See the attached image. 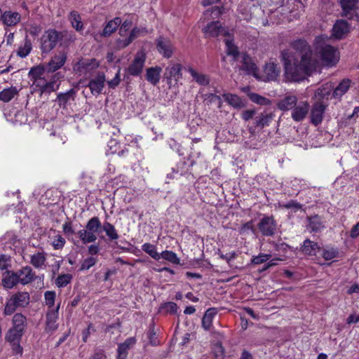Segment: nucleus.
<instances>
[{"instance_id": "nucleus-1", "label": "nucleus", "mask_w": 359, "mask_h": 359, "mask_svg": "<svg viewBox=\"0 0 359 359\" xmlns=\"http://www.w3.org/2000/svg\"><path fill=\"white\" fill-rule=\"evenodd\" d=\"M292 47L299 53L301 60L299 62L298 59L288 50H283L281 57L284 65V76L287 81L299 82L316 69L318 62L305 40L294 41Z\"/></svg>"}, {"instance_id": "nucleus-2", "label": "nucleus", "mask_w": 359, "mask_h": 359, "mask_svg": "<svg viewBox=\"0 0 359 359\" xmlns=\"http://www.w3.org/2000/svg\"><path fill=\"white\" fill-rule=\"evenodd\" d=\"M102 225L97 217L90 218L86 229L78 231L77 236L83 244L93 243L97 239V233L100 231Z\"/></svg>"}, {"instance_id": "nucleus-3", "label": "nucleus", "mask_w": 359, "mask_h": 359, "mask_svg": "<svg viewBox=\"0 0 359 359\" xmlns=\"http://www.w3.org/2000/svg\"><path fill=\"white\" fill-rule=\"evenodd\" d=\"M30 302V295L27 292H17L7 301L4 309V314L10 316L18 308L26 307Z\"/></svg>"}, {"instance_id": "nucleus-4", "label": "nucleus", "mask_w": 359, "mask_h": 359, "mask_svg": "<svg viewBox=\"0 0 359 359\" xmlns=\"http://www.w3.org/2000/svg\"><path fill=\"white\" fill-rule=\"evenodd\" d=\"M27 318L22 313H15L13 317V327L9 330L6 339L9 341L18 339L26 327Z\"/></svg>"}, {"instance_id": "nucleus-5", "label": "nucleus", "mask_w": 359, "mask_h": 359, "mask_svg": "<svg viewBox=\"0 0 359 359\" xmlns=\"http://www.w3.org/2000/svg\"><path fill=\"white\" fill-rule=\"evenodd\" d=\"M60 39V33L55 29L46 31L41 38V50L48 53L57 45Z\"/></svg>"}, {"instance_id": "nucleus-6", "label": "nucleus", "mask_w": 359, "mask_h": 359, "mask_svg": "<svg viewBox=\"0 0 359 359\" xmlns=\"http://www.w3.org/2000/svg\"><path fill=\"white\" fill-rule=\"evenodd\" d=\"M319 53L323 64L326 66H334L339 60L338 50L330 45L326 44L321 46Z\"/></svg>"}, {"instance_id": "nucleus-7", "label": "nucleus", "mask_w": 359, "mask_h": 359, "mask_svg": "<svg viewBox=\"0 0 359 359\" xmlns=\"http://www.w3.org/2000/svg\"><path fill=\"white\" fill-rule=\"evenodd\" d=\"M60 304L57 305L55 309H48L46 314V321L44 331L46 333L52 334L59 327L57 320L59 318Z\"/></svg>"}, {"instance_id": "nucleus-8", "label": "nucleus", "mask_w": 359, "mask_h": 359, "mask_svg": "<svg viewBox=\"0 0 359 359\" xmlns=\"http://www.w3.org/2000/svg\"><path fill=\"white\" fill-rule=\"evenodd\" d=\"M258 229L264 236H272L277 229V223L273 216H264L257 224Z\"/></svg>"}, {"instance_id": "nucleus-9", "label": "nucleus", "mask_w": 359, "mask_h": 359, "mask_svg": "<svg viewBox=\"0 0 359 359\" xmlns=\"http://www.w3.org/2000/svg\"><path fill=\"white\" fill-rule=\"evenodd\" d=\"M146 54L143 50L138 51L131 64L127 69L128 74L133 76H139L144 66Z\"/></svg>"}, {"instance_id": "nucleus-10", "label": "nucleus", "mask_w": 359, "mask_h": 359, "mask_svg": "<svg viewBox=\"0 0 359 359\" xmlns=\"http://www.w3.org/2000/svg\"><path fill=\"white\" fill-rule=\"evenodd\" d=\"M32 87L35 91H39L41 95L50 94L55 91L58 86L56 85L55 80L50 81H46L45 78L38 79L36 81H33Z\"/></svg>"}, {"instance_id": "nucleus-11", "label": "nucleus", "mask_w": 359, "mask_h": 359, "mask_svg": "<svg viewBox=\"0 0 359 359\" xmlns=\"http://www.w3.org/2000/svg\"><path fill=\"white\" fill-rule=\"evenodd\" d=\"M149 33L147 29L144 27H135L130 31L128 38L125 39H118L116 43L119 48H124L129 46L135 39L147 35Z\"/></svg>"}, {"instance_id": "nucleus-12", "label": "nucleus", "mask_w": 359, "mask_h": 359, "mask_svg": "<svg viewBox=\"0 0 359 359\" xmlns=\"http://www.w3.org/2000/svg\"><path fill=\"white\" fill-rule=\"evenodd\" d=\"M157 51L165 58H170L172 56L174 46L171 41L163 36L156 40Z\"/></svg>"}, {"instance_id": "nucleus-13", "label": "nucleus", "mask_w": 359, "mask_h": 359, "mask_svg": "<svg viewBox=\"0 0 359 359\" xmlns=\"http://www.w3.org/2000/svg\"><path fill=\"white\" fill-rule=\"evenodd\" d=\"M309 104L306 101H302L294 107L292 109L291 117L296 122L303 121L309 111Z\"/></svg>"}, {"instance_id": "nucleus-14", "label": "nucleus", "mask_w": 359, "mask_h": 359, "mask_svg": "<svg viewBox=\"0 0 359 359\" xmlns=\"http://www.w3.org/2000/svg\"><path fill=\"white\" fill-rule=\"evenodd\" d=\"M205 34L208 37H216L219 36H226L228 35L229 32L222 25L217 22H211L204 29Z\"/></svg>"}, {"instance_id": "nucleus-15", "label": "nucleus", "mask_w": 359, "mask_h": 359, "mask_svg": "<svg viewBox=\"0 0 359 359\" xmlns=\"http://www.w3.org/2000/svg\"><path fill=\"white\" fill-rule=\"evenodd\" d=\"M105 81L106 79L104 74L99 72L96 76L88 83V86L89 87L91 93L94 95H100L103 90Z\"/></svg>"}, {"instance_id": "nucleus-16", "label": "nucleus", "mask_w": 359, "mask_h": 359, "mask_svg": "<svg viewBox=\"0 0 359 359\" xmlns=\"http://www.w3.org/2000/svg\"><path fill=\"white\" fill-rule=\"evenodd\" d=\"M15 272L19 283L23 285L30 283L36 278L35 273L29 266H24Z\"/></svg>"}, {"instance_id": "nucleus-17", "label": "nucleus", "mask_w": 359, "mask_h": 359, "mask_svg": "<svg viewBox=\"0 0 359 359\" xmlns=\"http://www.w3.org/2000/svg\"><path fill=\"white\" fill-rule=\"evenodd\" d=\"M67 53L59 52L53 56L47 65V69L49 72H54L60 69L66 62Z\"/></svg>"}, {"instance_id": "nucleus-18", "label": "nucleus", "mask_w": 359, "mask_h": 359, "mask_svg": "<svg viewBox=\"0 0 359 359\" xmlns=\"http://www.w3.org/2000/svg\"><path fill=\"white\" fill-rule=\"evenodd\" d=\"M325 108L326 106L319 102L313 105L311 111V121L313 125L318 126L321 123L323 119Z\"/></svg>"}, {"instance_id": "nucleus-19", "label": "nucleus", "mask_w": 359, "mask_h": 359, "mask_svg": "<svg viewBox=\"0 0 359 359\" xmlns=\"http://www.w3.org/2000/svg\"><path fill=\"white\" fill-rule=\"evenodd\" d=\"M99 67V62L95 59H86L79 61L74 69L81 74H86Z\"/></svg>"}, {"instance_id": "nucleus-20", "label": "nucleus", "mask_w": 359, "mask_h": 359, "mask_svg": "<svg viewBox=\"0 0 359 359\" xmlns=\"http://www.w3.org/2000/svg\"><path fill=\"white\" fill-rule=\"evenodd\" d=\"M349 25L344 20H338L332 28V36L337 39H341L349 32Z\"/></svg>"}, {"instance_id": "nucleus-21", "label": "nucleus", "mask_w": 359, "mask_h": 359, "mask_svg": "<svg viewBox=\"0 0 359 359\" xmlns=\"http://www.w3.org/2000/svg\"><path fill=\"white\" fill-rule=\"evenodd\" d=\"M280 72V68L278 67L276 63H266L264 67V81H276L278 79Z\"/></svg>"}, {"instance_id": "nucleus-22", "label": "nucleus", "mask_w": 359, "mask_h": 359, "mask_svg": "<svg viewBox=\"0 0 359 359\" xmlns=\"http://www.w3.org/2000/svg\"><path fill=\"white\" fill-rule=\"evenodd\" d=\"M136 340L134 337L128 338L124 342L120 344L117 348L116 359H126L128 350L135 344Z\"/></svg>"}, {"instance_id": "nucleus-23", "label": "nucleus", "mask_w": 359, "mask_h": 359, "mask_svg": "<svg viewBox=\"0 0 359 359\" xmlns=\"http://www.w3.org/2000/svg\"><path fill=\"white\" fill-rule=\"evenodd\" d=\"M182 65L178 63L170 64L165 69L166 78L168 80L178 81L182 79Z\"/></svg>"}, {"instance_id": "nucleus-24", "label": "nucleus", "mask_w": 359, "mask_h": 359, "mask_svg": "<svg viewBox=\"0 0 359 359\" xmlns=\"http://www.w3.org/2000/svg\"><path fill=\"white\" fill-rule=\"evenodd\" d=\"M222 97L224 101L235 109H242L245 107V102L237 95L232 93H224Z\"/></svg>"}, {"instance_id": "nucleus-25", "label": "nucleus", "mask_w": 359, "mask_h": 359, "mask_svg": "<svg viewBox=\"0 0 359 359\" xmlns=\"http://www.w3.org/2000/svg\"><path fill=\"white\" fill-rule=\"evenodd\" d=\"M162 68L158 66L152 67L146 70V79L151 84L156 86L158 83L161 78Z\"/></svg>"}, {"instance_id": "nucleus-26", "label": "nucleus", "mask_w": 359, "mask_h": 359, "mask_svg": "<svg viewBox=\"0 0 359 359\" xmlns=\"http://www.w3.org/2000/svg\"><path fill=\"white\" fill-rule=\"evenodd\" d=\"M339 3L344 16H348L351 12H355L359 9V0H339Z\"/></svg>"}, {"instance_id": "nucleus-27", "label": "nucleus", "mask_w": 359, "mask_h": 359, "mask_svg": "<svg viewBox=\"0 0 359 359\" xmlns=\"http://www.w3.org/2000/svg\"><path fill=\"white\" fill-rule=\"evenodd\" d=\"M21 20V15L18 12L11 11H5L3 13V23L6 26H15Z\"/></svg>"}, {"instance_id": "nucleus-28", "label": "nucleus", "mask_w": 359, "mask_h": 359, "mask_svg": "<svg viewBox=\"0 0 359 359\" xmlns=\"http://www.w3.org/2000/svg\"><path fill=\"white\" fill-rule=\"evenodd\" d=\"M320 250V246L316 242H313L310 239H306L301 247V251L306 255H316Z\"/></svg>"}, {"instance_id": "nucleus-29", "label": "nucleus", "mask_w": 359, "mask_h": 359, "mask_svg": "<svg viewBox=\"0 0 359 359\" xmlns=\"http://www.w3.org/2000/svg\"><path fill=\"white\" fill-rule=\"evenodd\" d=\"M217 313V309L216 308H209L205 312V314L202 318V327L205 330H210L212 326L213 318Z\"/></svg>"}, {"instance_id": "nucleus-30", "label": "nucleus", "mask_w": 359, "mask_h": 359, "mask_svg": "<svg viewBox=\"0 0 359 359\" xmlns=\"http://www.w3.org/2000/svg\"><path fill=\"white\" fill-rule=\"evenodd\" d=\"M297 103V98L294 95H287L278 103V107L280 110L287 111L292 109Z\"/></svg>"}, {"instance_id": "nucleus-31", "label": "nucleus", "mask_w": 359, "mask_h": 359, "mask_svg": "<svg viewBox=\"0 0 359 359\" xmlns=\"http://www.w3.org/2000/svg\"><path fill=\"white\" fill-rule=\"evenodd\" d=\"M225 37L224 43L226 45V53L228 55L232 56L233 60H236L239 55L238 49L234 44L233 40L229 33Z\"/></svg>"}, {"instance_id": "nucleus-32", "label": "nucleus", "mask_w": 359, "mask_h": 359, "mask_svg": "<svg viewBox=\"0 0 359 359\" xmlns=\"http://www.w3.org/2000/svg\"><path fill=\"white\" fill-rule=\"evenodd\" d=\"M46 253L43 251L38 252L30 257V263L36 269H41L46 266Z\"/></svg>"}, {"instance_id": "nucleus-33", "label": "nucleus", "mask_w": 359, "mask_h": 359, "mask_svg": "<svg viewBox=\"0 0 359 359\" xmlns=\"http://www.w3.org/2000/svg\"><path fill=\"white\" fill-rule=\"evenodd\" d=\"M242 59V69L245 71L248 74H252L255 76L257 72V67L253 62L252 59L246 54L243 55Z\"/></svg>"}, {"instance_id": "nucleus-34", "label": "nucleus", "mask_w": 359, "mask_h": 359, "mask_svg": "<svg viewBox=\"0 0 359 359\" xmlns=\"http://www.w3.org/2000/svg\"><path fill=\"white\" fill-rule=\"evenodd\" d=\"M121 23V18L116 17L113 20H109L103 29L102 35L103 36H109L114 33Z\"/></svg>"}, {"instance_id": "nucleus-35", "label": "nucleus", "mask_w": 359, "mask_h": 359, "mask_svg": "<svg viewBox=\"0 0 359 359\" xmlns=\"http://www.w3.org/2000/svg\"><path fill=\"white\" fill-rule=\"evenodd\" d=\"M272 113L263 112L255 118V125L257 127L264 128L269 126L273 118Z\"/></svg>"}, {"instance_id": "nucleus-36", "label": "nucleus", "mask_w": 359, "mask_h": 359, "mask_svg": "<svg viewBox=\"0 0 359 359\" xmlns=\"http://www.w3.org/2000/svg\"><path fill=\"white\" fill-rule=\"evenodd\" d=\"M194 163L195 162L193 160H191L190 158H189L187 159V161L185 160L180 161L177 164L176 168H172V170L176 174L183 175L190 170V168L194 165Z\"/></svg>"}, {"instance_id": "nucleus-37", "label": "nucleus", "mask_w": 359, "mask_h": 359, "mask_svg": "<svg viewBox=\"0 0 359 359\" xmlns=\"http://www.w3.org/2000/svg\"><path fill=\"white\" fill-rule=\"evenodd\" d=\"M187 71L193 79L199 85L207 86L209 84L210 79L207 75L197 72L192 67H189Z\"/></svg>"}, {"instance_id": "nucleus-38", "label": "nucleus", "mask_w": 359, "mask_h": 359, "mask_svg": "<svg viewBox=\"0 0 359 359\" xmlns=\"http://www.w3.org/2000/svg\"><path fill=\"white\" fill-rule=\"evenodd\" d=\"M350 83L351 81L349 79L342 80L339 84L334 89L332 97L335 99H340L341 96L348 90Z\"/></svg>"}, {"instance_id": "nucleus-39", "label": "nucleus", "mask_w": 359, "mask_h": 359, "mask_svg": "<svg viewBox=\"0 0 359 359\" xmlns=\"http://www.w3.org/2000/svg\"><path fill=\"white\" fill-rule=\"evenodd\" d=\"M74 96L75 90L74 89H70L65 93H59L57 96L56 100L60 107L65 108L70 100H74Z\"/></svg>"}, {"instance_id": "nucleus-40", "label": "nucleus", "mask_w": 359, "mask_h": 359, "mask_svg": "<svg viewBox=\"0 0 359 359\" xmlns=\"http://www.w3.org/2000/svg\"><path fill=\"white\" fill-rule=\"evenodd\" d=\"M19 283L16 272L8 271L2 279V285L4 287L11 289Z\"/></svg>"}, {"instance_id": "nucleus-41", "label": "nucleus", "mask_w": 359, "mask_h": 359, "mask_svg": "<svg viewBox=\"0 0 359 359\" xmlns=\"http://www.w3.org/2000/svg\"><path fill=\"white\" fill-rule=\"evenodd\" d=\"M69 20L70 21L72 26L77 32H81L83 30V25L81 21V18L77 11H73L69 13Z\"/></svg>"}, {"instance_id": "nucleus-42", "label": "nucleus", "mask_w": 359, "mask_h": 359, "mask_svg": "<svg viewBox=\"0 0 359 359\" xmlns=\"http://www.w3.org/2000/svg\"><path fill=\"white\" fill-rule=\"evenodd\" d=\"M308 219V226L311 232H318L323 229L324 226L323 222L318 215H314L309 217Z\"/></svg>"}, {"instance_id": "nucleus-43", "label": "nucleus", "mask_w": 359, "mask_h": 359, "mask_svg": "<svg viewBox=\"0 0 359 359\" xmlns=\"http://www.w3.org/2000/svg\"><path fill=\"white\" fill-rule=\"evenodd\" d=\"M102 230L106 233L107 236L110 241H115L118 238V234L113 224L108 222L103 223Z\"/></svg>"}, {"instance_id": "nucleus-44", "label": "nucleus", "mask_w": 359, "mask_h": 359, "mask_svg": "<svg viewBox=\"0 0 359 359\" xmlns=\"http://www.w3.org/2000/svg\"><path fill=\"white\" fill-rule=\"evenodd\" d=\"M142 250L154 259H160V254L157 252L156 247L154 245L150 243H145L142 245Z\"/></svg>"}, {"instance_id": "nucleus-45", "label": "nucleus", "mask_w": 359, "mask_h": 359, "mask_svg": "<svg viewBox=\"0 0 359 359\" xmlns=\"http://www.w3.org/2000/svg\"><path fill=\"white\" fill-rule=\"evenodd\" d=\"M333 88V86L331 83H326L318 88L315 93V97L319 98H325L327 96L330 95Z\"/></svg>"}, {"instance_id": "nucleus-46", "label": "nucleus", "mask_w": 359, "mask_h": 359, "mask_svg": "<svg viewBox=\"0 0 359 359\" xmlns=\"http://www.w3.org/2000/svg\"><path fill=\"white\" fill-rule=\"evenodd\" d=\"M32 49V43L30 40L28 39L27 37H26L24 40L23 45L19 48L17 52V55L22 58H25L30 53Z\"/></svg>"}, {"instance_id": "nucleus-47", "label": "nucleus", "mask_w": 359, "mask_h": 359, "mask_svg": "<svg viewBox=\"0 0 359 359\" xmlns=\"http://www.w3.org/2000/svg\"><path fill=\"white\" fill-rule=\"evenodd\" d=\"M161 258H163L174 264H179L180 263V258L177 257V254L172 250L163 251L160 254V259Z\"/></svg>"}, {"instance_id": "nucleus-48", "label": "nucleus", "mask_w": 359, "mask_h": 359, "mask_svg": "<svg viewBox=\"0 0 359 359\" xmlns=\"http://www.w3.org/2000/svg\"><path fill=\"white\" fill-rule=\"evenodd\" d=\"M17 93L18 91L15 88L4 89L0 92V100L5 102H8L14 97Z\"/></svg>"}, {"instance_id": "nucleus-49", "label": "nucleus", "mask_w": 359, "mask_h": 359, "mask_svg": "<svg viewBox=\"0 0 359 359\" xmlns=\"http://www.w3.org/2000/svg\"><path fill=\"white\" fill-rule=\"evenodd\" d=\"M339 251L334 248H324L322 252L323 257L327 260H331L338 257Z\"/></svg>"}, {"instance_id": "nucleus-50", "label": "nucleus", "mask_w": 359, "mask_h": 359, "mask_svg": "<svg viewBox=\"0 0 359 359\" xmlns=\"http://www.w3.org/2000/svg\"><path fill=\"white\" fill-rule=\"evenodd\" d=\"M160 309L166 313L175 314L177 312L178 306L176 303L168 302L162 304Z\"/></svg>"}, {"instance_id": "nucleus-51", "label": "nucleus", "mask_w": 359, "mask_h": 359, "mask_svg": "<svg viewBox=\"0 0 359 359\" xmlns=\"http://www.w3.org/2000/svg\"><path fill=\"white\" fill-rule=\"evenodd\" d=\"M72 279V276L71 274H62L57 278L55 283L58 287H65L71 282Z\"/></svg>"}, {"instance_id": "nucleus-52", "label": "nucleus", "mask_w": 359, "mask_h": 359, "mask_svg": "<svg viewBox=\"0 0 359 359\" xmlns=\"http://www.w3.org/2000/svg\"><path fill=\"white\" fill-rule=\"evenodd\" d=\"M271 257L270 254L259 253L258 255L252 257L251 263L255 265H259L269 261Z\"/></svg>"}, {"instance_id": "nucleus-53", "label": "nucleus", "mask_w": 359, "mask_h": 359, "mask_svg": "<svg viewBox=\"0 0 359 359\" xmlns=\"http://www.w3.org/2000/svg\"><path fill=\"white\" fill-rule=\"evenodd\" d=\"M97 262V259L93 257H89L85 259L81 264V267L79 269V271H86L88 270L92 266H95Z\"/></svg>"}, {"instance_id": "nucleus-54", "label": "nucleus", "mask_w": 359, "mask_h": 359, "mask_svg": "<svg viewBox=\"0 0 359 359\" xmlns=\"http://www.w3.org/2000/svg\"><path fill=\"white\" fill-rule=\"evenodd\" d=\"M44 73V69L41 67H35L31 69L29 72V75L31 77V79L33 81H36L38 79H43L42 76Z\"/></svg>"}, {"instance_id": "nucleus-55", "label": "nucleus", "mask_w": 359, "mask_h": 359, "mask_svg": "<svg viewBox=\"0 0 359 359\" xmlns=\"http://www.w3.org/2000/svg\"><path fill=\"white\" fill-rule=\"evenodd\" d=\"M250 99L252 102L260 104V105H267L270 103V101L269 99H267L262 95H259L257 93L250 94Z\"/></svg>"}, {"instance_id": "nucleus-56", "label": "nucleus", "mask_w": 359, "mask_h": 359, "mask_svg": "<svg viewBox=\"0 0 359 359\" xmlns=\"http://www.w3.org/2000/svg\"><path fill=\"white\" fill-rule=\"evenodd\" d=\"M280 207L284 209H291L294 212H297L302 209V205L297 201L291 200L286 203L280 204Z\"/></svg>"}, {"instance_id": "nucleus-57", "label": "nucleus", "mask_w": 359, "mask_h": 359, "mask_svg": "<svg viewBox=\"0 0 359 359\" xmlns=\"http://www.w3.org/2000/svg\"><path fill=\"white\" fill-rule=\"evenodd\" d=\"M55 292L53 291H46L44 294L46 304L48 306V309H53L55 300Z\"/></svg>"}, {"instance_id": "nucleus-58", "label": "nucleus", "mask_w": 359, "mask_h": 359, "mask_svg": "<svg viewBox=\"0 0 359 359\" xmlns=\"http://www.w3.org/2000/svg\"><path fill=\"white\" fill-rule=\"evenodd\" d=\"M65 244V239L60 234H57L53 241H52V245L55 250L62 249Z\"/></svg>"}, {"instance_id": "nucleus-59", "label": "nucleus", "mask_w": 359, "mask_h": 359, "mask_svg": "<svg viewBox=\"0 0 359 359\" xmlns=\"http://www.w3.org/2000/svg\"><path fill=\"white\" fill-rule=\"evenodd\" d=\"M119 26L120 28L118 34H120V36H124L132 26V21L130 20L126 19L123 22H121Z\"/></svg>"}, {"instance_id": "nucleus-60", "label": "nucleus", "mask_w": 359, "mask_h": 359, "mask_svg": "<svg viewBox=\"0 0 359 359\" xmlns=\"http://www.w3.org/2000/svg\"><path fill=\"white\" fill-rule=\"evenodd\" d=\"M238 231L239 233L241 235H246L250 233V232H254V226L252 224V222L250 221L243 224L239 229Z\"/></svg>"}, {"instance_id": "nucleus-61", "label": "nucleus", "mask_w": 359, "mask_h": 359, "mask_svg": "<svg viewBox=\"0 0 359 359\" xmlns=\"http://www.w3.org/2000/svg\"><path fill=\"white\" fill-rule=\"evenodd\" d=\"M121 69H118V72H116L115 76L111 79L107 81V84L109 88H115L116 86H118L121 82V75H120Z\"/></svg>"}, {"instance_id": "nucleus-62", "label": "nucleus", "mask_w": 359, "mask_h": 359, "mask_svg": "<svg viewBox=\"0 0 359 359\" xmlns=\"http://www.w3.org/2000/svg\"><path fill=\"white\" fill-rule=\"evenodd\" d=\"M218 254L219 255V257L222 259L225 260L228 264H229L230 262L234 259L237 256V254L235 252H230L229 253L224 255L220 251H219Z\"/></svg>"}, {"instance_id": "nucleus-63", "label": "nucleus", "mask_w": 359, "mask_h": 359, "mask_svg": "<svg viewBox=\"0 0 359 359\" xmlns=\"http://www.w3.org/2000/svg\"><path fill=\"white\" fill-rule=\"evenodd\" d=\"M113 185L115 186L117 189L119 187H122L126 183V177L124 175H119L115 177L112 181Z\"/></svg>"}, {"instance_id": "nucleus-64", "label": "nucleus", "mask_w": 359, "mask_h": 359, "mask_svg": "<svg viewBox=\"0 0 359 359\" xmlns=\"http://www.w3.org/2000/svg\"><path fill=\"white\" fill-rule=\"evenodd\" d=\"M255 114H256L255 110L248 109V110L243 111L242 112L241 117L244 121H247L252 119L254 117V116L255 115Z\"/></svg>"}]
</instances>
